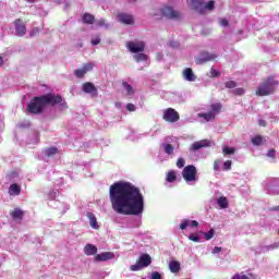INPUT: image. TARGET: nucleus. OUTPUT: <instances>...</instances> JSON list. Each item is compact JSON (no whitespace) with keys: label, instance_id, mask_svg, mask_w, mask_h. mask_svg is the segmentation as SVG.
Returning a JSON list of instances; mask_svg holds the SVG:
<instances>
[{"label":"nucleus","instance_id":"obj_8","mask_svg":"<svg viewBox=\"0 0 279 279\" xmlns=\"http://www.w3.org/2000/svg\"><path fill=\"white\" fill-rule=\"evenodd\" d=\"M126 48L131 53H143L145 51V41H128Z\"/></svg>","mask_w":279,"mask_h":279},{"label":"nucleus","instance_id":"obj_50","mask_svg":"<svg viewBox=\"0 0 279 279\" xmlns=\"http://www.w3.org/2000/svg\"><path fill=\"white\" fill-rule=\"evenodd\" d=\"M101 43V38L99 36H96L94 39H92V45L97 46Z\"/></svg>","mask_w":279,"mask_h":279},{"label":"nucleus","instance_id":"obj_3","mask_svg":"<svg viewBox=\"0 0 279 279\" xmlns=\"http://www.w3.org/2000/svg\"><path fill=\"white\" fill-rule=\"evenodd\" d=\"M276 88H278V81L274 76H269L258 86L256 95L258 97H267V95H272Z\"/></svg>","mask_w":279,"mask_h":279},{"label":"nucleus","instance_id":"obj_41","mask_svg":"<svg viewBox=\"0 0 279 279\" xmlns=\"http://www.w3.org/2000/svg\"><path fill=\"white\" fill-rule=\"evenodd\" d=\"M184 165H186V161L184 160V158H179L177 161L178 169H183Z\"/></svg>","mask_w":279,"mask_h":279},{"label":"nucleus","instance_id":"obj_1","mask_svg":"<svg viewBox=\"0 0 279 279\" xmlns=\"http://www.w3.org/2000/svg\"><path fill=\"white\" fill-rule=\"evenodd\" d=\"M109 197L118 215H142L145 210V197L141 189L130 182L119 181L110 185Z\"/></svg>","mask_w":279,"mask_h":279},{"label":"nucleus","instance_id":"obj_34","mask_svg":"<svg viewBox=\"0 0 279 279\" xmlns=\"http://www.w3.org/2000/svg\"><path fill=\"white\" fill-rule=\"evenodd\" d=\"M251 142L254 145H262L263 144V136H260V135L254 136V137H252Z\"/></svg>","mask_w":279,"mask_h":279},{"label":"nucleus","instance_id":"obj_53","mask_svg":"<svg viewBox=\"0 0 279 279\" xmlns=\"http://www.w3.org/2000/svg\"><path fill=\"white\" fill-rule=\"evenodd\" d=\"M205 239L206 241H210V231L205 233Z\"/></svg>","mask_w":279,"mask_h":279},{"label":"nucleus","instance_id":"obj_64","mask_svg":"<svg viewBox=\"0 0 279 279\" xmlns=\"http://www.w3.org/2000/svg\"><path fill=\"white\" fill-rule=\"evenodd\" d=\"M131 1H136V0H131Z\"/></svg>","mask_w":279,"mask_h":279},{"label":"nucleus","instance_id":"obj_11","mask_svg":"<svg viewBox=\"0 0 279 279\" xmlns=\"http://www.w3.org/2000/svg\"><path fill=\"white\" fill-rule=\"evenodd\" d=\"M208 145H209L208 140H202V141L195 142L190 146V151H199V149H203V147H208Z\"/></svg>","mask_w":279,"mask_h":279},{"label":"nucleus","instance_id":"obj_33","mask_svg":"<svg viewBox=\"0 0 279 279\" xmlns=\"http://www.w3.org/2000/svg\"><path fill=\"white\" fill-rule=\"evenodd\" d=\"M46 156L50 158V156H56L58 154V148L57 147H49L45 150Z\"/></svg>","mask_w":279,"mask_h":279},{"label":"nucleus","instance_id":"obj_25","mask_svg":"<svg viewBox=\"0 0 279 279\" xmlns=\"http://www.w3.org/2000/svg\"><path fill=\"white\" fill-rule=\"evenodd\" d=\"M9 195H21V185L13 183L9 187Z\"/></svg>","mask_w":279,"mask_h":279},{"label":"nucleus","instance_id":"obj_59","mask_svg":"<svg viewBox=\"0 0 279 279\" xmlns=\"http://www.w3.org/2000/svg\"><path fill=\"white\" fill-rule=\"evenodd\" d=\"M216 59H217V54L211 53L210 54V60H216Z\"/></svg>","mask_w":279,"mask_h":279},{"label":"nucleus","instance_id":"obj_60","mask_svg":"<svg viewBox=\"0 0 279 279\" xmlns=\"http://www.w3.org/2000/svg\"><path fill=\"white\" fill-rule=\"evenodd\" d=\"M204 117H205V119H206L207 121L210 120V113H207V114H205Z\"/></svg>","mask_w":279,"mask_h":279},{"label":"nucleus","instance_id":"obj_62","mask_svg":"<svg viewBox=\"0 0 279 279\" xmlns=\"http://www.w3.org/2000/svg\"><path fill=\"white\" fill-rule=\"evenodd\" d=\"M27 1V3H34V1H36V0H26Z\"/></svg>","mask_w":279,"mask_h":279},{"label":"nucleus","instance_id":"obj_54","mask_svg":"<svg viewBox=\"0 0 279 279\" xmlns=\"http://www.w3.org/2000/svg\"><path fill=\"white\" fill-rule=\"evenodd\" d=\"M156 59H157V60H162V53L158 52V53L156 54Z\"/></svg>","mask_w":279,"mask_h":279},{"label":"nucleus","instance_id":"obj_15","mask_svg":"<svg viewBox=\"0 0 279 279\" xmlns=\"http://www.w3.org/2000/svg\"><path fill=\"white\" fill-rule=\"evenodd\" d=\"M120 23H124V25H133L134 17L132 15H128L125 13H121L118 15Z\"/></svg>","mask_w":279,"mask_h":279},{"label":"nucleus","instance_id":"obj_63","mask_svg":"<svg viewBox=\"0 0 279 279\" xmlns=\"http://www.w3.org/2000/svg\"><path fill=\"white\" fill-rule=\"evenodd\" d=\"M272 210H279V206H276L275 208H272Z\"/></svg>","mask_w":279,"mask_h":279},{"label":"nucleus","instance_id":"obj_21","mask_svg":"<svg viewBox=\"0 0 279 279\" xmlns=\"http://www.w3.org/2000/svg\"><path fill=\"white\" fill-rule=\"evenodd\" d=\"M278 248H279V242H275L272 244L262 246L259 248V252H260V254H267V252H271V251L278 250Z\"/></svg>","mask_w":279,"mask_h":279},{"label":"nucleus","instance_id":"obj_38","mask_svg":"<svg viewBox=\"0 0 279 279\" xmlns=\"http://www.w3.org/2000/svg\"><path fill=\"white\" fill-rule=\"evenodd\" d=\"M221 72L219 70H216L214 68L210 69V77H220Z\"/></svg>","mask_w":279,"mask_h":279},{"label":"nucleus","instance_id":"obj_14","mask_svg":"<svg viewBox=\"0 0 279 279\" xmlns=\"http://www.w3.org/2000/svg\"><path fill=\"white\" fill-rule=\"evenodd\" d=\"M267 191L270 195H279V179L272 181L268 186Z\"/></svg>","mask_w":279,"mask_h":279},{"label":"nucleus","instance_id":"obj_6","mask_svg":"<svg viewBox=\"0 0 279 279\" xmlns=\"http://www.w3.org/2000/svg\"><path fill=\"white\" fill-rule=\"evenodd\" d=\"M182 175L185 182H195L197 180V168L193 165L186 166L182 171Z\"/></svg>","mask_w":279,"mask_h":279},{"label":"nucleus","instance_id":"obj_52","mask_svg":"<svg viewBox=\"0 0 279 279\" xmlns=\"http://www.w3.org/2000/svg\"><path fill=\"white\" fill-rule=\"evenodd\" d=\"M97 25H98L99 27H104V25H106V22H105L104 20H100V21L97 23Z\"/></svg>","mask_w":279,"mask_h":279},{"label":"nucleus","instance_id":"obj_31","mask_svg":"<svg viewBox=\"0 0 279 279\" xmlns=\"http://www.w3.org/2000/svg\"><path fill=\"white\" fill-rule=\"evenodd\" d=\"M211 254H214V256H218V258H221V256H223V248L221 246H216L213 248Z\"/></svg>","mask_w":279,"mask_h":279},{"label":"nucleus","instance_id":"obj_51","mask_svg":"<svg viewBox=\"0 0 279 279\" xmlns=\"http://www.w3.org/2000/svg\"><path fill=\"white\" fill-rule=\"evenodd\" d=\"M268 158H276V149H270L267 153Z\"/></svg>","mask_w":279,"mask_h":279},{"label":"nucleus","instance_id":"obj_42","mask_svg":"<svg viewBox=\"0 0 279 279\" xmlns=\"http://www.w3.org/2000/svg\"><path fill=\"white\" fill-rule=\"evenodd\" d=\"M130 269H131V271H141V269H143V268H142L141 264L138 262H136V264L132 265L130 267Z\"/></svg>","mask_w":279,"mask_h":279},{"label":"nucleus","instance_id":"obj_10","mask_svg":"<svg viewBox=\"0 0 279 279\" xmlns=\"http://www.w3.org/2000/svg\"><path fill=\"white\" fill-rule=\"evenodd\" d=\"M112 258H114V253L104 252V253L97 254L95 256V262L96 263H105L106 260H112Z\"/></svg>","mask_w":279,"mask_h":279},{"label":"nucleus","instance_id":"obj_22","mask_svg":"<svg viewBox=\"0 0 279 279\" xmlns=\"http://www.w3.org/2000/svg\"><path fill=\"white\" fill-rule=\"evenodd\" d=\"M84 254L86 256H95V254H97V246L94 244H86L84 246Z\"/></svg>","mask_w":279,"mask_h":279},{"label":"nucleus","instance_id":"obj_44","mask_svg":"<svg viewBox=\"0 0 279 279\" xmlns=\"http://www.w3.org/2000/svg\"><path fill=\"white\" fill-rule=\"evenodd\" d=\"M94 66H95V64H93V63H86L83 65V70L86 73L87 71H93Z\"/></svg>","mask_w":279,"mask_h":279},{"label":"nucleus","instance_id":"obj_46","mask_svg":"<svg viewBox=\"0 0 279 279\" xmlns=\"http://www.w3.org/2000/svg\"><path fill=\"white\" fill-rule=\"evenodd\" d=\"M190 241H193L194 243H199V235L197 234H191L189 236Z\"/></svg>","mask_w":279,"mask_h":279},{"label":"nucleus","instance_id":"obj_58","mask_svg":"<svg viewBox=\"0 0 279 279\" xmlns=\"http://www.w3.org/2000/svg\"><path fill=\"white\" fill-rule=\"evenodd\" d=\"M215 236V229H210V239Z\"/></svg>","mask_w":279,"mask_h":279},{"label":"nucleus","instance_id":"obj_27","mask_svg":"<svg viewBox=\"0 0 279 279\" xmlns=\"http://www.w3.org/2000/svg\"><path fill=\"white\" fill-rule=\"evenodd\" d=\"M217 205L219 206V208H220L221 210L228 208V206H229L228 198H226L225 196H220V197L217 199Z\"/></svg>","mask_w":279,"mask_h":279},{"label":"nucleus","instance_id":"obj_37","mask_svg":"<svg viewBox=\"0 0 279 279\" xmlns=\"http://www.w3.org/2000/svg\"><path fill=\"white\" fill-rule=\"evenodd\" d=\"M74 75L78 78H82V77H84V75H86V72L83 70V68L77 69V70L74 71Z\"/></svg>","mask_w":279,"mask_h":279},{"label":"nucleus","instance_id":"obj_39","mask_svg":"<svg viewBox=\"0 0 279 279\" xmlns=\"http://www.w3.org/2000/svg\"><path fill=\"white\" fill-rule=\"evenodd\" d=\"M165 153L168 154L169 156H170L171 154H173V145H171V144H166V145H165Z\"/></svg>","mask_w":279,"mask_h":279},{"label":"nucleus","instance_id":"obj_49","mask_svg":"<svg viewBox=\"0 0 279 279\" xmlns=\"http://www.w3.org/2000/svg\"><path fill=\"white\" fill-rule=\"evenodd\" d=\"M150 279H162V275H160V272H158V271H154L151 274Z\"/></svg>","mask_w":279,"mask_h":279},{"label":"nucleus","instance_id":"obj_36","mask_svg":"<svg viewBox=\"0 0 279 279\" xmlns=\"http://www.w3.org/2000/svg\"><path fill=\"white\" fill-rule=\"evenodd\" d=\"M223 154H226L227 156H232V154H234V147H228L225 146L222 149Z\"/></svg>","mask_w":279,"mask_h":279},{"label":"nucleus","instance_id":"obj_4","mask_svg":"<svg viewBox=\"0 0 279 279\" xmlns=\"http://www.w3.org/2000/svg\"><path fill=\"white\" fill-rule=\"evenodd\" d=\"M153 16H156L157 21H160L162 17L175 20L180 19V12L173 10L171 7H163L162 9L156 10Z\"/></svg>","mask_w":279,"mask_h":279},{"label":"nucleus","instance_id":"obj_20","mask_svg":"<svg viewBox=\"0 0 279 279\" xmlns=\"http://www.w3.org/2000/svg\"><path fill=\"white\" fill-rule=\"evenodd\" d=\"M10 215L12 219L20 221L23 220V217H25V211L21 210V208H14L12 211H10Z\"/></svg>","mask_w":279,"mask_h":279},{"label":"nucleus","instance_id":"obj_47","mask_svg":"<svg viewBox=\"0 0 279 279\" xmlns=\"http://www.w3.org/2000/svg\"><path fill=\"white\" fill-rule=\"evenodd\" d=\"M219 25H220L221 27H228L229 22H228L227 19H220V20H219Z\"/></svg>","mask_w":279,"mask_h":279},{"label":"nucleus","instance_id":"obj_40","mask_svg":"<svg viewBox=\"0 0 279 279\" xmlns=\"http://www.w3.org/2000/svg\"><path fill=\"white\" fill-rule=\"evenodd\" d=\"M231 279H250L247 275H244L243 272L235 274Z\"/></svg>","mask_w":279,"mask_h":279},{"label":"nucleus","instance_id":"obj_18","mask_svg":"<svg viewBox=\"0 0 279 279\" xmlns=\"http://www.w3.org/2000/svg\"><path fill=\"white\" fill-rule=\"evenodd\" d=\"M183 77L187 82H195V80H197V76H195V73H193V69H191V68H186L183 71Z\"/></svg>","mask_w":279,"mask_h":279},{"label":"nucleus","instance_id":"obj_12","mask_svg":"<svg viewBox=\"0 0 279 279\" xmlns=\"http://www.w3.org/2000/svg\"><path fill=\"white\" fill-rule=\"evenodd\" d=\"M83 93L97 96V87H95V84L86 82L83 84Z\"/></svg>","mask_w":279,"mask_h":279},{"label":"nucleus","instance_id":"obj_9","mask_svg":"<svg viewBox=\"0 0 279 279\" xmlns=\"http://www.w3.org/2000/svg\"><path fill=\"white\" fill-rule=\"evenodd\" d=\"M16 36H25L27 34V26L23 23V20L16 19L14 21Z\"/></svg>","mask_w":279,"mask_h":279},{"label":"nucleus","instance_id":"obj_24","mask_svg":"<svg viewBox=\"0 0 279 279\" xmlns=\"http://www.w3.org/2000/svg\"><path fill=\"white\" fill-rule=\"evenodd\" d=\"M82 21L85 25H93V23H95V15L85 13L83 14Z\"/></svg>","mask_w":279,"mask_h":279},{"label":"nucleus","instance_id":"obj_13","mask_svg":"<svg viewBox=\"0 0 279 279\" xmlns=\"http://www.w3.org/2000/svg\"><path fill=\"white\" fill-rule=\"evenodd\" d=\"M210 61V53L208 52H201L196 58H195V64H206V62Z\"/></svg>","mask_w":279,"mask_h":279},{"label":"nucleus","instance_id":"obj_23","mask_svg":"<svg viewBox=\"0 0 279 279\" xmlns=\"http://www.w3.org/2000/svg\"><path fill=\"white\" fill-rule=\"evenodd\" d=\"M87 218L89 219V226L94 230H99V225L97 223V217H95V214L87 213Z\"/></svg>","mask_w":279,"mask_h":279},{"label":"nucleus","instance_id":"obj_16","mask_svg":"<svg viewBox=\"0 0 279 279\" xmlns=\"http://www.w3.org/2000/svg\"><path fill=\"white\" fill-rule=\"evenodd\" d=\"M138 264L143 267H149L151 265V256L149 254H143L138 259Z\"/></svg>","mask_w":279,"mask_h":279},{"label":"nucleus","instance_id":"obj_35","mask_svg":"<svg viewBox=\"0 0 279 279\" xmlns=\"http://www.w3.org/2000/svg\"><path fill=\"white\" fill-rule=\"evenodd\" d=\"M230 169H232L231 160H227V161L222 162V171H230Z\"/></svg>","mask_w":279,"mask_h":279},{"label":"nucleus","instance_id":"obj_30","mask_svg":"<svg viewBox=\"0 0 279 279\" xmlns=\"http://www.w3.org/2000/svg\"><path fill=\"white\" fill-rule=\"evenodd\" d=\"M214 171L219 173V171H223V161L222 160H217L214 162Z\"/></svg>","mask_w":279,"mask_h":279},{"label":"nucleus","instance_id":"obj_32","mask_svg":"<svg viewBox=\"0 0 279 279\" xmlns=\"http://www.w3.org/2000/svg\"><path fill=\"white\" fill-rule=\"evenodd\" d=\"M122 86L126 90L128 95H134V87H132L128 82H122Z\"/></svg>","mask_w":279,"mask_h":279},{"label":"nucleus","instance_id":"obj_48","mask_svg":"<svg viewBox=\"0 0 279 279\" xmlns=\"http://www.w3.org/2000/svg\"><path fill=\"white\" fill-rule=\"evenodd\" d=\"M233 93H234V95H245V89H243V88H235V89H233Z\"/></svg>","mask_w":279,"mask_h":279},{"label":"nucleus","instance_id":"obj_29","mask_svg":"<svg viewBox=\"0 0 279 279\" xmlns=\"http://www.w3.org/2000/svg\"><path fill=\"white\" fill-rule=\"evenodd\" d=\"M133 58L136 62H147L149 57H147V54H145L143 52H140V53L133 56Z\"/></svg>","mask_w":279,"mask_h":279},{"label":"nucleus","instance_id":"obj_61","mask_svg":"<svg viewBox=\"0 0 279 279\" xmlns=\"http://www.w3.org/2000/svg\"><path fill=\"white\" fill-rule=\"evenodd\" d=\"M0 66H3V57H0Z\"/></svg>","mask_w":279,"mask_h":279},{"label":"nucleus","instance_id":"obj_43","mask_svg":"<svg viewBox=\"0 0 279 279\" xmlns=\"http://www.w3.org/2000/svg\"><path fill=\"white\" fill-rule=\"evenodd\" d=\"M226 88H236V82L228 81L225 83Z\"/></svg>","mask_w":279,"mask_h":279},{"label":"nucleus","instance_id":"obj_26","mask_svg":"<svg viewBox=\"0 0 279 279\" xmlns=\"http://www.w3.org/2000/svg\"><path fill=\"white\" fill-rule=\"evenodd\" d=\"M169 269H170L171 274H178L180 271V262L171 260L169 263Z\"/></svg>","mask_w":279,"mask_h":279},{"label":"nucleus","instance_id":"obj_19","mask_svg":"<svg viewBox=\"0 0 279 279\" xmlns=\"http://www.w3.org/2000/svg\"><path fill=\"white\" fill-rule=\"evenodd\" d=\"M197 228V226H199V222H197L196 220H182L181 225H180V229L181 230H186V228Z\"/></svg>","mask_w":279,"mask_h":279},{"label":"nucleus","instance_id":"obj_57","mask_svg":"<svg viewBox=\"0 0 279 279\" xmlns=\"http://www.w3.org/2000/svg\"><path fill=\"white\" fill-rule=\"evenodd\" d=\"M259 125H262L263 128H265V125H266L265 120H259Z\"/></svg>","mask_w":279,"mask_h":279},{"label":"nucleus","instance_id":"obj_56","mask_svg":"<svg viewBox=\"0 0 279 279\" xmlns=\"http://www.w3.org/2000/svg\"><path fill=\"white\" fill-rule=\"evenodd\" d=\"M210 10H215V0H210Z\"/></svg>","mask_w":279,"mask_h":279},{"label":"nucleus","instance_id":"obj_28","mask_svg":"<svg viewBox=\"0 0 279 279\" xmlns=\"http://www.w3.org/2000/svg\"><path fill=\"white\" fill-rule=\"evenodd\" d=\"M166 180L170 183L175 182L178 180V173L174 170L168 171Z\"/></svg>","mask_w":279,"mask_h":279},{"label":"nucleus","instance_id":"obj_5","mask_svg":"<svg viewBox=\"0 0 279 279\" xmlns=\"http://www.w3.org/2000/svg\"><path fill=\"white\" fill-rule=\"evenodd\" d=\"M187 5L198 14H204L206 10H210V1L205 3L204 0H187Z\"/></svg>","mask_w":279,"mask_h":279},{"label":"nucleus","instance_id":"obj_45","mask_svg":"<svg viewBox=\"0 0 279 279\" xmlns=\"http://www.w3.org/2000/svg\"><path fill=\"white\" fill-rule=\"evenodd\" d=\"M126 110H128L129 112H136V105H134V104H128V105H126Z\"/></svg>","mask_w":279,"mask_h":279},{"label":"nucleus","instance_id":"obj_17","mask_svg":"<svg viewBox=\"0 0 279 279\" xmlns=\"http://www.w3.org/2000/svg\"><path fill=\"white\" fill-rule=\"evenodd\" d=\"M221 108H222V106L220 105V102H215V104L210 105L211 121H213V119H215V117H217V114H219L221 112Z\"/></svg>","mask_w":279,"mask_h":279},{"label":"nucleus","instance_id":"obj_7","mask_svg":"<svg viewBox=\"0 0 279 279\" xmlns=\"http://www.w3.org/2000/svg\"><path fill=\"white\" fill-rule=\"evenodd\" d=\"M162 119L168 123H178L180 121V113L173 108H168L163 111Z\"/></svg>","mask_w":279,"mask_h":279},{"label":"nucleus","instance_id":"obj_55","mask_svg":"<svg viewBox=\"0 0 279 279\" xmlns=\"http://www.w3.org/2000/svg\"><path fill=\"white\" fill-rule=\"evenodd\" d=\"M17 175H19V173L14 172V171L10 173V178H16Z\"/></svg>","mask_w":279,"mask_h":279},{"label":"nucleus","instance_id":"obj_2","mask_svg":"<svg viewBox=\"0 0 279 279\" xmlns=\"http://www.w3.org/2000/svg\"><path fill=\"white\" fill-rule=\"evenodd\" d=\"M58 104H62V96L46 94L33 98L27 105V110L32 114H40L45 110V106H58Z\"/></svg>","mask_w":279,"mask_h":279}]
</instances>
